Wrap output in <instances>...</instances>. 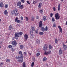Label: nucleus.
Segmentation results:
<instances>
[{"mask_svg":"<svg viewBox=\"0 0 67 67\" xmlns=\"http://www.w3.org/2000/svg\"><path fill=\"white\" fill-rule=\"evenodd\" d=\"M51 1H54V0H51Z\"/></svg>","mask_w":67,"mask_h":67,"instance_id":"69168bd1","label":"nucleus"},{"mask_svg":"<svg viewBox=\"0 0 67 67\" xmlns=\"http://www.w3.org/2000/svg\"><path fill=\"white\" fill-rule=\"evenodd\" d=\"M35 31V28L33 26H31V29L30 32L31 33H33V32Z\"/></svg>","mask_w":67,"mask_h":67,"instance_id":"423d86ee","label":"nucleus"},{"mask_svg":"<svg viewBox=\"0 0 67 67\" xmlns=\"http://www.w3.org/2000/svg\"><path fill=\"white\" fill-rule=\"evenodd\" d=\"M40 55V53H37L36 54V56L37 57H38Z\"/></svg>","mask_w":67,"mask_h":67,"instance_id":"f704fd0d","label":"nucleus"},{"mask_svg":"<svg viewBox=\"0 0 67 67\" xmlns=\"http://www.w3.org/2000/svg\"><path fill=\"white\" fill-rule=\"evenodd\" d=\"M12 47V46L11 45H9L8 46V48H11Z\"/></svg>","mask_w":67,"mask_h":67,"instance_id":"4c0bfd02","label":"nucleus"},{"mask_svg":"<svg viewBox=\"0 0 67 67\" xmlns=\"http://www.w3.org/2000/svg\"><path fill=\"white\" fill-rule=\"evenodd\" d=\"M1 19H0V22H1Z\"/></svg>","mask_w":67,"mask_h":67,"instance_id":"0e129e2a","label":"nucleus"},{"mask_svg":"<svg viewBox=\"0 0 67 67\" xmlns=\"http://www.w3.org/2000/svg\"><path fill=\"white\" fill-rule=\"evenodd\" d=\"M59 54L60 55H61V54H62V48H60L59 51Z\"/></svg>","mask_w":67,"mask_h":67,"instance_id":"ddd939ff","label":"nucleus"},{"mask_svg":"<svg viewBox=\"0 0 67 67\" xmlns=\"http://www.w3.org/2000/svg\"><path fill=\"white\" fill-rule=\"evenodd\" d=\"M24 37L25 38V41H27V38H29V36L28 35L25 34L24 35Z\"/></svg>","mask_w":67,"mask_h":67,"instance_id":"6e6552de","label":"nucleus"},{"mask_svg":"<svg viewBox=\"0 0 67 67\" xmlns=\"http://www.w3.org/2000/svg\"><path fill=\"white\" fill-rule=\"evenodd\" d=\"M40 40H38V39H37L36 40V43H37V44H40Z\"/></svg>","mask_w":67,"mask_h":67,"instance_id":"2eb2a0df","label":"nucleus"},{"mask_svg":"<svg viewBox=\"0 0 67 67\" xmlns=\"http://www.w3.org/2000/svg\"><path fill=\"white\" fill-rule=\"evenodd\" d=\"M58 27V28H59V30H60L59 32H61V33H62V32H63V30L62 29V27H61L59 26V25Z\"/></svg>","mask_w":67,"mask_h":67,"instance_id":"9d476101","label":"nucleus"},{"mask_svg":"<svg viewBox=\"0 0 67 67\" xmlns=\"http://www.w3.org/2000/svg\"><path fill=\"white\" fill-rule=\"evenodd\" d=\"M47 59V58L46 57H44L43 59V61L44 62H45Z\"/></svg>","mask_w":67,"mask_h":67,"instance_id":"bb28decb","label":"nucleus"},{"mask_svg":"<svg viewBox=\"0 0 67 67\" xmlns=\"http://www.w3.org/2000/svg\"><path fill=\"white\" fill-rule=\"evenodd\" d=\"M15 11L16 12H18V9H15Z\"/></svg>","mask_w":67,"mask_h":67,"instance_id":"6e6d98bb","label":"nucleus"},{"mask_svg":"<svg viewBox=\"0 0 67 67\" xmlns=\"http://www.w3.org/2000/svg\"><path fill=\"white\" fill-rule=\"evenodd\" d=\"M15 12V11L14 10L12 11L11 14H12V15H14Z\"/></svg>","mask_w":67,"mask_h":67,"instance_id":"5701e85b","label":"nucleus"},{"mask_svg":"<svg viewBox=\"0 0 67 67\" xmlns=\"http://www.w3.org/2000/svg\"><path fill=\"white\" fill-rule=\"evenodd\" d=\"M60 5L59 4L58 5V11H59L60 10Z\"/></svg>","mask_w":67,"mask_h":67,"instance_id":"4be33fe9","label":"nucleus"},{"mask_svg":"<svg viewBox=\"0 0 67 67\" xmlns=\"http://www.w3.org/2000/svg\"><path fill=\"white\" fill-rule=\"evenodd\" d=\"M18 8H19V9H23V5H20L18 7Z\"/></svg>","mask_w":67,"mask_h":67,"instance_id":"412c9836","label":"nucleus"},{"mask_svg":"<svg viewBox=\"0 0 67 67\" xmlns=\"http://www.w3.org/2000/svg\"><path fill=\"white\" fill-rule=\"evenodd\" d=\"M15 37H19V32L15 33Z\"/></svg>","mask_w":67,"mask_h":67,"instance_id":"6ab92c4d","label":"nucleus"},{"mask_svg":"<svg viewBox=\"0 0 67 67\" xmlns=\"http://www.w3.org/2000/svg\"><path fill=\"white\" fill-rule=\"evenodd\" d=\"M43 50L44 51H46V50H47L48 49V47L47 44H45L43 47Z\"/></svg>","mask_w":67,"mask_h":67,"instance_id":"20e7f679","label":"nucleus"},{"mask_svg":"<svg viewBox=\"0 0 67 67\" xmlns=\"http://www.w3.org/2000/svg\"><path fill=\"white\" fill-rule=\"evenodd\" d=\"M33 33H30V37L31 38L33 39L34 38V37H33Z\"/></svg>","mask_w":67,"mask_h":67,"instance_id":"a211bd4d","label":"nucleus"},{"mask_svg":"<svg viewBox=\"0 0 67 67\" xmlns=\"http://www.w3.org/2000/svg\"><path fill=\"white\" fill-rule=\"evenodd\" d=\"M66 43H67V41L66 42Z\"/></svg>","mask_w":67,"mask_h":67,"instance_id":"774afa93","label":"nucleus"},{"mask_svg":"<svg viewBox=\"0 0 67 67\" xmlns=\"http://www.w3.org/2000/svg\"><path fill=\"white\" fill-rule=\"evenodd\" d=\"M35 32L36 33H37V31H35Z\"/></svg>","mask_w":67,"mask_h":67,"instance_id":"bf43d9fd","label":"nucleus"},{"mask_svg":"<svg viewBox=\"0 0 67 67\" xmlns=\"http://www.w3.org/2000/svg\"><path fill=\"white\" fill-rule=\"evenodd\" d=\"M2 65H3V63L2 62L0 64V66H2Z\"/></svg>","mask_w":67,"mask_h":67,"instance_id":"864d4df0","label":"nucleus"},{"mask_svg":"<svg viewBox=\"0 0 67 67\" xmlns=\"http://www.w3.org/2000/svg\"><path fill=\"white\" fill-rule=\"evenodd\" d=\"M43 20L44 21H46V20H47L46 16H44L43 17Z\"/></svg>","mask_w":67,"mask_h":67,"instance_id":"aec40b11","label":"nucleus"},{"mask_svg":"<svg viewBox=\"0 0 67 67\" xmlns=\"http://www.w3.org/2000/svg\"><path fill=\"white\" fill-rule=\"evenodd\" d=\"M55 21V18L54 17H52V22H54Z\"/></svg>","mask_w":67,"mask_h":67,"instance_id":"c756f323","label":"nucleus"},{"mask_svg":"<svg viewBox=\"0 0 67 67\" xmlns=\"http://www.w3.org/2000/svg\"><path fill=\"white\" fill-rule=\"evenodd\" d=\"M43 12V10L42 9L41 10H40V13H41V14H42Z\"/></svg>","mask_w":67,"mask_h":67,"instance_id":"58836bf2","label":"nucleus"},{"mask_svg":"<svg viewBox=\"0 0 67 67\" xmlns=\"http://www.w3.org/2000/svg\"><path fill=\"white\" fill-rule=\"evenodd\" d=\"M48 54H51V51H49L48 52Z\"/></svg>","mask_w":67,"mask_h":67,"instance_id":"a18cd8bd","label":"nucleus"},{"mask_svg":"<svg viewBox=\"0 0 67 67\" xmlns=\"http://www.w3.org/2000/svg\"><path fill=\"white\" fill-rule=\"evenodd\" d=\"M61 2H63V1H64V0H61Z\"/></svg>","mask_w":67,"mask_h":67,"instance_id":"e2e57ef3","label":"nucleus"},{"mask_svg":"<svg viewBox=\"0 0 67 67\" xmlns=\"http://www.w3.org/2000/svg\"><path fill=\"white\" fill-rule=\"evenodd\" d=\"M0 7L1 8H3L4 7V4L3 2H1L0 4Z\"/></svg>","mask_w":67,"mask_h":67,"instance_id":"f8f14e48","label":"nucleus"},{"mask_svg":"<svg viewBox=\"0 0 67 67\" xmlns=\"http://www.w3.org/2000/svg\"><path fill=\"white\" fill-rule=\"evenodd\" d=\"M53 10L54 11H56V8L55 7H53Z\"/></svg>","mask_w":67,"mask_h":67,"instance_id":"ea45409f","label":"nucleus"},{"mask_svg":"<svg viewBox=\"0 0 67 67\" xmlns=\"http://www.w3.org/2000/svg\"><path fill=\"white\" fill-rule=\"evenodd\" d=\"M65 24L66 25H67V21H66Z\"/></svg>","mask_w":67,"mask_h":67,"instance_id":"680f3d73","label":"nucleus"},{"mask_svg":"<svg viewBox=\"0 0 67 67\" xmlns=\"http://www.w3.org/2000/svg\"><path fill=\"white\" fill-rule=\"evenodd\" d=\"M25 2L24 0H21V2H22V3H24Z\"/></svg>","mask_w":67,"mask_h":67,"instance_id":"09e8293b","label":"nucleus"},{"mask_svg":"<svg viewBox=\"0 0 67 67\" xmlns=\"http://www.w3.org/2000/svg\"><path fill=\"white\" fill-rule=\"evenodd\" d=\"M8 7V4H6L5 5V8H7Z\"/></svg>","mask_w":67,"mask_h":67,"instance_id":"c03bdc74","label":"nucleus"},{"mask_svg":"<svg viewBox=\"0 0 67 67\" xmlns=\"http://www.w3.org/2000/svg\"><path fill=\"white\" fill-rule=\"evenodd\" d=\"M37 2H36V1H34L33 3V4H35V3H36Z\"/></svg>","mask_w":67,"mask_h":67,"instance_id":"8fccbe9b","label":"nucleus"},{"mask_svg":"<svg viewBox=\"0 0 67 67\" xmlns=\"http://www.w3.org/2000/svg\"><path fill=\"white\" fill-rule=\"evenodd\" d=\"M45 30L46 31H48V27H47V26H46Z\"/></svg>","mask_w":67,"mask_h":67,"instance_id":"e433bc0d","label":"nucleus"},{"mask_svg":"<svg viewBox=\"0 0 67 67\" xmlns=\"http://www.w3.org/2000/svg\"><path fill=\"white\" fill-rule=\"evenodd\" d=\"M26 18V19L27 21L28 20H29V19L27 17H25Z\"/></svg>","mask_w":67,"mask_h":67,"instance_id":"de8ad7c7","label":"nucleus"},{"mask_svg":"<svg viewBox=\"0 0 67 67\" xmlns=\"http://www.w3.org/2000/svg\"><path fill=\"white\" fill-rule=\"evenodd\" d=\"M42 3H39L38 5V9H41V7H42Z\"/></svg>","mask_w":67,"mask_h":67,"instance_id":"f3484780","label":"nucleus"},{"mask_svg":"<svg viewBox=\"0 0 67 67\" xmlns=\"http://www.w3.org/2000/svg\"><path fill=\"white\" fill-rule=\"evenodd\" d=\"M13 29V27H12V26L11 25H10L9 27V30H12Z\"/></svg>","mask_w":67,"mask_h":67,"instance_id":"b1692460","label":"nucleus"},{"mask_svg":"<svg viewBox=\"0 0 67 67\" xmlns=\"http://www.w3.org/2000/svg\"><path fill=\"white\" fill-rule=\"evenodd\" d=\"M55 42L56 44H57L58 43V40H57V38H55Z\"/></svg>","mask_w":67,"mask_h":67,"instance_id":"cd10ccee","label":"nucleus"},{"mask_svg":"<svg viewBox=\"0 0 67 67\" xmlns=\"http://www.w3.org/2000/svg\"><path fill=\"white\" fill-rule=\"evenodd\" d=\"M10 61V59H7L6 60V62L7 63H9Z\"/></svg>","mask_w":67,"mask_h":67,"instance_id":"c9c22d12","label":"nucleus"},{"mask_svg":"<svg viewBox=\"0 0 67 67\" xmlns=\"http://www.w3.org/2000/svg\"><path fill=\"white\" fill-rule=\"evenodd\" d=\"M38 18H39L38 16H36V19H38Z\"/></svg>","mask_w":67,"mask_h":67,"instance_id":"4d7b16f0","label":"nucleus"},{"mask_svg":"<svg viewBox=\"0 0 67 67\" xmlns=\"http://www.w3.org/2000/svg\"><path fill=\"white\" fill-rule=\"evenodd\" d=\"M53 27H55L56 26V24L55 23H54L53 25Z\"/></svg>","mask_w":67,"mask_h":67,"instance_id":"c85d7f7f","label":"nucleus"},{"mask_svg":"<svg viewBox=\"0 0 67 67\" xmlns=\"http://www.w3.org/2000/svg\"><path fill=\"white\" fill-rule=\"evenodd\" d=\"M15 16H17V15H18V13H16V12H15Z\"/></svg>","mask_w":67,"mask_h":67,"instance_id":"49530a36","label":"nucleus"},{"mask_svg":"<svg viewBox=\"0 0 67 67\" xmlns=\"http://www.w3.org/2000/svg\"><path fill=\"white\" fill-rule=\"evenodd\" d=\"M55 20H59L60 18V16L59 15V14L57 13L55 15Z\"/></svg>","mask_w":67,"mask_h":67,"instance_id":"7ed1b4c3","label":"nucleus"},{"mask_svg":"<svg viewBox=\"0 0 67 67\" xmlns=\"http://www.w3.org/2000/svg\"><path fill=\"white\" fill-rule=\"evenodd\" d=\"M1 48V47L0 46V49Z\"/></svg>","mask_w":67,"mask_h":67,"instance_id":"338daca9","label":"nucleus"},{"mask_svg":"<svg viewBox=\"0 0 67 67\" xmlns=\"http://www.w3.org/2000/svg\"><path fill=\"white\" fill-rule=\"evenodd\" d=\"M20 18L21 19V20H23V16H21L20 17Z\"/></svg>","mask_w":67,"mask_h":67,"instance_id":"603ef678","label":"nucleus"},{"mask_svg":"<svg viewBox=\"0 0 67 67\" xmlns=\"http://www.w3.org/2000/svg\"><path fill=\"white\" fill-rule=\"evenodd\" d=\"M23 67H26V64H25V62H24L23 64Z\"/></svg>","mask_w":67,"mask_h":67,"instance_id":"a878e982","label":"nucleus"},{"mask_svg":"<svg viewBox=\"0 0 67 67\" xmlns=\"http://www.w3.org/2000/svg\"><path fill=\"white\" fill-rule=\"evenodd\" d=\"M24 54H25V55H26V52H24Z\"/></svg>","mask_w":67,"mask_h":67,"instance_id":"13d9d810","label":"nucleus"},{"mask_svg":"<svg viewBox=\"0 0 67 67\" xmlns=\"http://www.w3.org/2000/svg\"><path fill=\"white\" fill-rule=\"evenodd\" d=\"M43 23H42V21H40L39 23V26L40 27H41V30L42 31V32H45V29L44 27H42V24Z\"/></svg>","mask_w":67,"mask_h":67,"instance_id":"f03ea898","label":"nucleus"},{"mask_svg":"<svg viewBox=\"0 0 67 67\" xmlns=\"http://www.w3.org/2000/svg\"><path fill=\"white\" fill-rule=\"evenodd\" d=\"M18 33L19 34V35H20V36H21V35H22L23 34V33L21 32H18Z\"/></svg>","mask_w":67,"mask_h":67,"instance_id":"7c9ffc66","label":"nucleus"},{"mask_svg":"<svg viewBox=\"0 0 67 67\" xmlns=\"http://www.w3.org/2000/svg\"><path fill=\"white\" fill-rule=\"evenodd\" d=\"M15 50V48H13L11 49V51L12 52H14Z\"/></svg>","mask_w":67,"mask_h":67,"instance_id":"393cba45","label":"nucleus"},{"mask_svg":"<svg viewBox=\"0 0 67 67\" xmlns=\"http://www.w3.org/2000/svg\"><path fill=\"white\" fill-rule=\"evenodd\" d=\"M44 55H48V52H45L44 53Z\"/></svg>","mask_w":67,"mask_h":67,"instance_id":"79ce46f5","label":"nucleus"},{"mask_svg":"<svg viewBox=\"0 0 67 67\" xmlns=\"http://www.w3.org/2000/svg\"><path fill=\"white\" fill-rule=\"evenodd\" d=\"M12 44L14 46H16V44L17 43H16V42L15 40L13 41H12Z\"/></svg>","mask_w":67,"mask_h":67,"instance_id":"39448f33","label":"nucleus"},{"mask_svg":"<svg viewBox=\"0 0 67 67\" xmlns=\"http://www.w3.org/2000/svg\"><path fill=\"white\" fill-rule=\"evenodd\" d=\"M20 55H21V57H16L15 58L16 59H20H20H19L18 60V62H20V63H22L23 62V54H22V52H21V51H20L19 53Z\"/></svg>","mask_w":67,"mask_h":67,"instance_id":"f257e3e1","label":"nucleus"},{"mask_svg":"<svg viewBox=\"0 0 67 67\" xmlns=\"http://www.w3.org/2000/svg\"><path fill=\"white\" fill-rule=\"evenodd\" d=\"M24 46L23 44H21L20 45V49H23Z\"/></svg>","mask_w":67,"mask_h":67,"instance_id":"4468645a","label":"nucleus"},{"mask_svg":"<svg viewBox=\"0 0 67 67\" xmlns=\"http://www.w3.org/2000/svg\"><path fill=\"white\" fill-rule=\"evenodd\" d=\"M31 20L32 21H34V18L33 16L31 18Z\"/></svg>","mask_w":67,"mask_h":67,"instance_id":"2f4dec72","label":"nucleus"},{"mask_svg":"<svg viewBox=\"0 0 67 67\" xmlns=\"http://www.w3.org/2000/svg\"><path fill=\"white\" fill-rule=\"evenodd\" d=\"M4 15H8V13L7 12V10H6L4 11Z\"/></svg>","mask_w":67,"mask_h":67,"instance_id":"dca6fc26","label":"nucleus"},{"mask_svg":"<svg viewBox=\"0 0 67 67\" xmlns=\"http://www.w3.org/2000/svg\"><path fill=\"white\" fill-rule=\"evenodd\" d=\"M19 18L16 17L15 19V22H17V23H20V22L21 20H18Z\"/></svg>","mask_w":67,"mask_h":67,"instance_id":"0eeeda50","label":"nucleus"},{"mask_svg":"<svg viewBox=\"0 0 67 67\" xmlns=\"http://www.w3.org/2000/svg\"><path fill=\"white\" fill-rule=\"evenodd\" d=\"M29 53V54L30 55H31V54H32V53Z\"/></svg>","mask_w":67,"mask_h":67,"instance_id":"052dcab7","label":"nucleus"},{"mask_svg":"<svg viewBox=\"0 0 67 67\" xmlns=\"http://www.w3.org/2000/svg\"><path fill=\"white\" fill-rule=\"evenodd\" d=\"M34 62H33L31 64V67H33V66H34Z\"/></svg>","mask_w":67,"mask_h":67,"instance_id":"a19ab883","label":"nucleus"},{"mask_svg":"<svg viewBox=\"0 0 67 67\" xmlns=\"http://www.w3.org/2000/svg\"><path fill=\"white\" fill-rule=\"evenodd\" d=\"M53 13H51L50 14V17L51 18H52V16H53Z\"/></svg>","mask_w":67,"mask_h":67,"instance_id":"37998d69","label":"nucleus"},{"mask_svg":"<svg viewBox=\"0 0 67 67\" xmlns=\"http://www.w3.org/2000/svg\"><path fill=\"white\" fill-rule=\"evenodd\" d=\"M22 3H21V2L19 1L18 2L17 4V6H20L21 5V4Z\"/></svg>","mask_w":67,"mask_h":67,"instance_id":"9b49d317","label":"nucleus"},{"mask_svg":"<svg viewBox=\"0 0 67 67\" xmlns=\"http://www.w3.org/2000/svg\"><path fill=\"white\" fill-rule=\"evenodd\" d=\"M17 37H14V38L16 39V40H18V38Z\"/></svg>","mask_w":67,"mask_h":67,"instance_id":"5fc2aeb1","label":"nucleus"},{"mask_svg":"<svg viewBox=\"0 0 67 67\" xmlns=\"http://www.w3.org/2000/svg\"><path fill=\"white\" fill-rule=\"evenodd\" d=\"M49 49H52V46L51 45H49Z\"/></svg>","mask_w":67,"mask_h":67,"instance_id":"473e14b6","label":"nucleus"},{"mask_svg":"<svg viewBox=\"0 0 67 67\" xmlns=\"http://www.w3.org/2000/svg\"><path fill=\"white\" fill-rule=\"evenodd\" d=\"M63 48L64 50H66L67 49V45L65 44L64 43H63Z\"/></svg>","mask_w":67,"mask_h":67,"instance_id":"1a4fd4ad","label":"nucleus"},{"mask_svg":"<svg viewBox=\"0 0 67 67\" xmlns=\"http://www.w3.org/2000/svg\"><path fill=\"white\" fill-rule=\"evenodd\" d=\"M27 2L28 4H31V3L29 2V1H27Z\"/></svg>","mask_w":67,"mask_h":67,"instance_id":"3c124183","label":"nucleus"},{"mask_svg":"<svg viewBox=\"0 0 67 67\" xmlns=\"http://www.w3.org/2000/svg\"><path fill=\"white\" fill-rule=\"evenodd\" d=\"M39 34L41 35H42L44 34V33L43 32H39Z\"/></svg>","mask_w":67,"mask_h":67,"instance_id":"72a5a7b5","label":"nucleus"}]
</instances>
